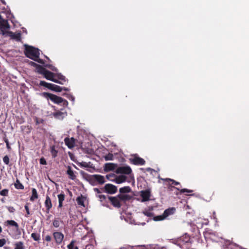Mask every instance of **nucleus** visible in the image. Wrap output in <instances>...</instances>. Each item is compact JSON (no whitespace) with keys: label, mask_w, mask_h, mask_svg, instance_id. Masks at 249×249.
Listing matches in <instances>:
<instances>
[{"label":"nucleus","mask_w":249,"mask_h":249,"mask_svg":"<svg viewBox=\"0 0 249 249\" xmlns=\"http://www.w3.org/2000/svg\"><path fill=\"white\" fill-rule=\"evenodd\" d=\"M24 46V53L27 57L40 64H44V61L39 58L40 53L38 49L27 45H25Z\"/></svg>","instance_id":"nucleus-1"},{"label":"nucleus","mask_w":249,"mask_h":249,"mask_svg":"<svg viewBox=\"0 0 249 249\" xmlns=\"http://www.w3.org/2000/svg\"><path fill=\"white\" fill-rule=\"evenodd\" d=\"M41 95L47 100L50 99L54 104H60L62 103L63 107H67L68 105V102L66 100L55 94L44 92L41 93Z\"/></svg>","instance_id":"nucleus-2"},{"label":"nucleus","mask_w":249,"mask_h":249,"mask_svg":"<svg viewBox=\"0 0 249 249\" xmlns=\"http://www.w3.org/2000/svg\"><path fill=\"white\" fill-rule=\"evenodd\" d=\"M102 190L104 192L108 194H114L117 192V187L110 183L106 184L103 187H102Z\"/></svg>","instance_id":"nucleus-3"},{"label":"nucleus","mask_w":249,"mask_h":249,"mask_svg":"<svg viewBox=\"0 0 249 249\" xmlns=\"http://www.w3.org/2000/svg\"><path fill=\"white\" fill-rule=\"evenodd\" d=\"M43 75H44V77L47 80H51L59 84L63 85V82L60 81L58 80H57L56 78H54V74L50 71L46 70Z\"/></svg>","instance_id":"nucleus-4"},{"label":"nucleus","mask_w":249,"mask_h":249,"mask_svg":"<svg viewBox=\"0 0 249 249\" xmlns=\"http://www.w3.org/2000/svg\"><path fill=\"white\" fill-rule=\"evenodd\" d=\"M129 160L131 163L136 165H143L145 163V160L137 155H134L133 158H131Z\"/></svg>","instance_id":"nucleus-5"},{"label":"nucleus","mask_w":249,"mask_h":249,"mask_svg":"<svg viewBox=\"0 0 249 249\" xmlns=\"http://www.w3.org/2000/svg\"><path fill=\"white\" fill-rule=\"evenodd\" d=\"M108 200L115 208H120L122 206V203L120 201L117 196H108Z\"/></svg>","instance_id":"nucleus-6"},{"label":"nucleus","mask_w":249,"mask_h":249,"mask_svg":"<svg viewBox=\"0 0 249 249\" xmlns=\"http://www.w3.org/2000/svg\"><path fill=\"white\" fill-rule=\"evenodd\" d=\"M53 235L56 244L57 245H60L64 239V234L61 232L55 231L53 233Z\"/></svg>","instance_id":"nucleus-7"},{"label":"nucleus","mask_w":249,"mask_h":249,"mask_svg":"<svg viewBox=\"0 0 249 249\" xmlns=\"http://www.w3.org/2000/svg\"><path fill=\"white\" fill-rule=\"evenodd\" d=\"M131 168L129 166H121L116 170V173L129 175L132 173Z\"/></svg>","instance_id":"nucleus-8"},{"label":"nucleus","mask_w":249,"mask_h":249,"mask_svg":"<svg viewBox=\"0 0 249 249\" xmlns=\"http://www.w3.org/2000/svg\"><path fill=\"white\" fill-rule=\"evenodd\" d=\"M109 196L105 195H99L97 196V198L102 203L103 206L108 207V196Z\"/></svg>","instance_id":"nucleus-9"},{"label":"nucleus","mask_w":249,"mask_h":249,"mask_svg":"<svg viewBox=\"0 0 249 249\" xmlns=\"http://www.w3.org/2000/svg\"><path fill=\"white\" fill-rule=\"evenodd\" d=\"M65 144L69 148L71 149L75 146V139L73 137L71 138H66L64 139Z\"/></svg>","instance_id":"nucleus-10"},{"label":"nucleus","mask_w":249,"mask_h":249,"mask_svg":"<svg viewBox=\"0 0 249 249\" xmlns=\"http://www.w3.org/2000/svg\"><path fill=\"white\" fill-rule=\"evenodd\" d=\"M141 196L142 198V202L148 201L150 197V192L148 190L142 191L141 192Z\"/></svg>","instance_id":"nucleus-11"},{"label":"nucleus","mask_w":249,"mask_h":249,"mask_svg":"<svg viewBox=\"0 0 249 249\" xmlns=\"http://www.w3.org/2000/svg\"><path fill=\"white\" fill-rule=\"evenodd\" d=\"M9 27L10 25L7 21L3 20V22L0 24V33L4 35Z\"/></svg>","instance_id":"nucleus-12"},{"label":"nucleus","mask_w":249,"mask_h":249,"mask_svg":"<svg viewBox=\"0 0 249 249\" xmlns=\"http://www.w3.org/2000/svg\"><path fill=\"white\" fill-rule=\"evenodd\" d=\"M117 196L119 199L120 201L122 203L123 202L125 203L126 201L130 200L132 196L129 195L120 194H118Z\"/></svg>","instance_id":"nucleus-13"},{"label":"nucleus","mask_w":249,"mask_h":249,"mask_svg":"<svg viewBox=\"0 0 249 249\" xmlns=\"http://www.w3.org/2000/svg\"><path fill=\"white\" fill-rule=\"evenodd\" d=\"M93 178L98 184L102 185L105 182V179L103 176L101 175H93Z\"/></svg>","instance_id":"nucleus-14"},{"label":"nucleus","mask_w":249,"mask_h":249,"mask_svg":"<svg viewBox=\"0 0 249 249\" xmlns=\"http://www.w3.org/2000/svg\"><path fill=\"white\" fill-rule=\"evenodd\" d=\"M45 206L46 208V212L48 213L50 209L52 207L51 199L48 196H46V200L45 201Z\"/></svg>","instance_id":"nucleus-15"},{"label":"nucleus","mask_w":249,"mask_h":249,"mask_svg":"<svg viewBox=\"0 0 249 249\" xmlns=\"http://www.w3.org/2000/svg\"><path fill=\"white\" fill-rule=\"evenodd\" d=\"M175 188V189H177L178 190H179L180 191V194H183V193H192L193 192V190H189V189H180L179 188H178V187H175L173 186H172L171 185L169 184L168 187V189L169 190V191H173V189Z\"/></svg>","instance_id":"nucleus-16"},{"label":"nucleus","mask_w":249,"mask_h":249,"mask_svg":"<svg viewBox=\"0 0 249 249\" xmlns=\"http://www.w3.org/2000/svg\"><path fill=\"white\" fill-rule=\"evenodd\" d=\"M67 169V174L69 176V178L71 180L75 179L76 177L72 170L71 167L70 166H68Z\"/></svg>","instance_id":"nucleus-17"},{"label":"nucleus","mask_w":249,"mask_h":249,"mask_svg":"<svg viewBox=\"0 0 249 249\" xmlns=\"http://www.w3.org/2000/svg\"><path fill=\"white\" fill-rule=\"evenodd\" d=\"M66 114V113H64V112H63L58 110L55 112H53V115L54 117V118L56 119H62L65 117Z\"/></svg>","instance_id":"nucleus-18"},{"label":"nucleus","mask_w":249,"mask_h":249,"mask_svg":"<svg viewBox=\"0 0 249 249\" xmlns=\"http://www.w3.org/2000/svg\"><path fill=\"white\" fill-rule=\"evenodd\" d=\"M116 167V165L113 163H107L105 165V170L110 171L114 170Z\"/></svg>","instance_id":"nucleus-19"},{"label":"nucleus","mask_w":249,"mask_h":249,"mask_svg":"<svg viewBox=\"0 0 249 249\" xmlns=\"http://www.w3.org/2000/svg\"><path fill=\"white\" fill-rule=\"evenodd\" d=\"M57 197H58V202H59L58 208H61L63 206V202L65 199V195L64 194V193L62 192L61 194H59L57 196Z\"/></svg>","instance_id":"nucleus-20"},{"label":"nucleus","mask_w":249,"mask_h":249,"mask_svg":"<svg viewBox=\"0 0 249 249\" xmlns=\"http://www.w3.org/2000/svg\"><path fill=\"white\" fill-rule=\"evenodd\" d=\"M5 223L8 225L15 227L17 231H19L18 224L15 221L13 220H7Z\"/></svg>","instance_id":"nucleus-21"},{"label":"nucleus","mask_w":249,"mask_h":249,"mask_svg":"<svg viewBox=\"0 0 249 249\" xmlns=\"http://www.w3.org/2000/svg\"><path fill=\"white\" fill-rule=\"evenodd\" d=\"M38 195L36 190L35 188H32V196L30 198V200L31 201H34L35 199H37Z\"/></svg>","instance_id":"nucleus-22"},{"label":"nucleus","mask_w":249,"mask_h":249,"mask_svg":"<svg viewBox=\"0 0 249 249\" xmlns=\"http://www.w3.org/2000/svg\"><path fill=\"white\" fill-rule=\"evenodd\" d=\"M176 211V209L175 208H169L165 210L163 213L164 215V217H167L169 215L173 214Z\"/></svg>","instance_id":"nucleus-23"},{"label":"nucleus","mask_w":249,"mask_h":249,"mask_svg":"<svg viewBox=\"0 0 249 249\" xmlns=\"http://www.w3.org/2000/svg\"><path fill=\"white\" fill-rule=\"evenodd\" d=\"M68 249H79L78 247L76 245V241L72 240L69 244L67 245Z\"/></svg>","instance_id":"nucleus-24"},{"label":"nucleus","mask_w":249,"mask_h":249,"mask_svg":"<svg viewBox=\"0 0 249 249\" xmlns=\"http://www.w3.org/2000/svg\"><path fill=\"white\" fill-rule=\"evenodd\" d=\"M50 89L55 92H60L62 91V88L59 86L52 84Z\"/></svg>","instance_id":"nucleus-25"},{"label":"nucleus","mask_w":249,"mask_h":249,"mask_svg":"<svg viewBox=\"0 0 249 249\" xmlns=\"http://www.w3.org/2000/svg\"><path fill=\"white\" fill-rule=\"evenodd\" d=\"M131 189L129 186H124V187L120 188L119 192L121 194L128 193L130 192Z\"/></svg>","instance_id":"nucleus-26"},{"label":"nucleus","mask_w":249,"mask_h":249,"mask_svg":"<svg viewBox=\"0 0 249 249\" xmlns=\"http://www.w3.org/2000/svg\"><path fill=\"white\" fill-rule=\"evenodd\" d=\"M60 223H63V221L60 220L59 218H55L53 221V225L55 228H58L60 226Z\"/></svg>","instance_id":"nucleus-27"},{"label":"nucleus","mask_w":249,"mask_h":249,"mask_svg":"<svg viewBox=\"0 0 249 249\" xmlns=\"http://www.w3.org/2000/svg\"><path fill=\"white\" fill-rule=\"evenodd\" d=\"M31 237L35 241L39 242L40 240V235L37 232H33L31 234Z\"/></svg>","instance_id":"nucleus-28"},{"label":"nucleus","mask_w":249,"mask_h":249,"mask_svg":"<svg viewBox=\"0 0 249 249\" xmlns=\"http://www.w3.org/2000/svg\"><path fill=\"white\" fill-rule=\"evenodd\" d=\"M36 71L38 73L43 74L46 69L40 65H38L36 68Z\"/></svg>","instance_id":"nucleus-29"},{"label":"nucleus","mask_w":249,"mask_h":249,"mask_svg":"<svg viewBox=\"0 0 249 249\" xmlns=\"http://www.w3.org/2000/svg\"><path fill=\"white\" fill-rule=\"evenodd\" d=\"M15 188L17 189L23 190L24 188L23 185L20 182V181L17 179L14 184Z\"/></svg>","instance_id":"nucleus-30"},{"label":"nucleus","mask_w":249,"mask_h":249,"mask_svg":"<svg viewBox=\"0 0 249 249\" xmlns=\"http://www.w3.org/2000/svg\"><path fill=\"white\" fill-rule=\"evenodd\" d=\"M84 201L85 198L82 195L76 198V201L79 205L84 206Z\"/></svg>","instance_id":"nucleus-31"},{"label":"nucleus","mask_w":249,"mask_h":249,"mask_svg":"<svg viewBox=\"0 0 249 249\" xmlns=\"http://www.w3.org/2000/svg\"><path fill=\"white\" fill-rule=\"evenodd\" d=\"M51 153L53 158H55L57 157L58 151L55 149V145H53L51 147Z\"/></svg>","instance_id":"nucleus-32"},{"label":"nucleus","mask_w":249,"mask_h":249,"mask_svg":"<svg viewBox=\"0 0 249 249\" xmlns=\"http://www.w3.org/2000/svg\"><path fill=\"white\" fill-rule=\"evenodd\" d=\"M126 177L124 176H119L116 179V182L118 184L121 183L126 180Z\"/></svg>","instance_id":"nucleus-33"},{"label":"nucleus","mask_w":249,"mask_h":249,"mask_svg":"<svg viewBox=\"0 0 249 249\" xmlns=\"http://www.w3.org/2000/svg\"><path fill=\"white\" fill-rule=\"evenodd\" d=\"M52 83H47L44 81H40L39 86L44 87L50 89Z\"/></svg>","instance_id":"nucleus-34"},{"label":"nucleus","mask_w":249,"mask_h":249,"mask_svg":"<svg viewBox=\"0 0 249 249\" xmlns=\"http://www.w3.org/2000/svg\"><path fill=\"white\" fill-rule=\"evenodd\" d=\"M24 246L23 243L22 242H18L15 244V249H24Z\"/></svg>","instance_id":"nucleus-35"},{"label":"nucleus","mask_w":249,"mask_h":249,"mask_svg":"<svg viewBox=\"0 0 249 249\" xmlns=\"http://www.w3.org/2000/svg\"><path fill=\"white\" fill-rule=\"evenodd\" d=\"M163 180L164 181H167V182H171L172 184H174L175 185H180V183L179 182H177V181H176V180H174L173 179H171V178H166L163 179Z\"/></svg>","instance_id":"nucleus-36"},{"label":"nucleus","mask_w":249,"mask_h":249,"mask_svg":"<svg viewBox=\"0 0 249 249\" xmlns=\"http://www.w3.org/2000/svg\"><path fill=\"white\" fill-rule=\"evenodd\" d=\"M57 77L58 79H56L63 82V84H64L65 82L67 81L66 77L61 74H58L57 75Z\"/></svg>","instance_id":"nucleus-37"},{"label":"nucleus","mask_w":249,"mask_h":249,"mask_svg":"<svg viewBox=\"0 0 249 249\" xmlns=\"http://www.w3.org/2000/svg\"><path fill=\"white\" fill-rule=\"evenodd\" d=\"M11 37L15 39L17 41H20L21 38V34L20 33H18L17 34H14L11 36Z\"/></svg>","instance_id":"nucleus-38"},{"label":"nucleus","mask_w":249,"mask_h":249,"mask_svg":"<svg viewBox=\"0 0 249 249\" xmlns=\"http://www.w3.org/2000/svg\"><path fill=\"white\" fill-rule=\"evenodd\" d=\"M106 160H113V155L111 153H108L104 157Z\"/></svg>","instance_id":"nucleus-39"},{"label":"nucleus","mask_w":249,"mask_h":249,"mask_svg":"<svg viewBox=\"0 0 249 249\" xmlns=\"http://www.w3.org/2000/svg\"><path fill=\"white\" fill-rule=\"evenodd\" d=\"M30 203H26L25 204L24 208L26 210V214H25V216L28 217L29 215L30 214V212L29 210V205Z\"/></svg>","instance_id":"nucleus-40"},{"label":"nucleus","mask_w":249,"mask_h":249,"mask_svg":"<svg viewBox=\"0 0 249 249\" xmlns=\"http://www.w3.org/2000/svg\"><path fill=\"white\" fill-rule=\"evenodd\" d=\"M93 190H94V192L96 193V197H97L98 195H102V193L104 192V191H103V190H102V188H101L100 189L94 188H93Z\"/></svg>","instance_id":"nucleus-41"},{"label":"nucleus","mask_w":249,"mask_h":249,"mask_svg":"<svg viewBox=\"0 0 249 249\" xmlns=\"http://www.w3.org/2000/svg\"><path fill=\"white\" fill-rule=\"evenodd\" d=\"M8 189H4L0 191V195L1 196H7L8 195Z\"/></svg>","instance_id":"nucleus-42"},{"label":"nucleus","mask_w":249,"mask_h":249,"mask_svg":"<svg viewBox=\"0 0 249 249\" xmlns=\"http://www.w3.org/2000/svg\"><path fill=\"white\" fill-rule=\"evenodd\" d=\"M89 163H87L86 162H85V161H82L81 162H80L78 163V165L80 166V167H86V168H89Z\"/></svg>","instance_id":"nucleus-43"},{"label":"nucleus","mask_w":249,"mask_h":249,"mask_svg":"<svg viewBox=\"0 0 249 249\" xmlns=\"http://www.w3.org/2000/svg\"><path fill=\"white\" fill-rule=\"evenodd\" d=\"M166 217H164V215L163 213L162 215H158L154 217V219L155 221H160L165 219Z\"/></svg>","instance_id":"nucleus-44"},{"label":"nucleus","mask_w":249,"mask_h":249,"mask_svg":"<svg viewBox=\"0 0 249 249\" xmlns=\"http://www.w3.org/2000/svg\"><path fill=\"white\" fill-rule=\"evenodd\" d=\"M3 141L6 143L7 148L8 150H10L11 148V146H10L8 139L6 137H4L3 138Z\"/></svg>","instance_id":"nucleus-45"},{"label":"nucleus","mask_w":249,"mask_h":249,"mask_svg":"<svg viewBox=\"0 0 249 249\" xmlns=\"http://www.w3.org/2000/svg\"><path fill=\"white\" fill-rule=\"evenodd\" d=\"M90 183L92 185H97V183L93 178V175L91 176L90 178Z\"/></svg>","instance_id":"nucleus-46"},{"label":"nucleus","mask_w":249,"mask_h":249,"mask_svg":"<svg viewBox=\"0 0 249 249\" xmlns=\"http://www.w3.org/2000/svg\"><path fill=\"white\" fill-rule=\"evenodd\" d=\"M4 163L7 165L9 163V158L8 156L6 155L3 158Z\"/></svg>","instance_id":"nucleus-47"},{"label":"nucleus","mask_w":249,"mask_h":249,"mask_svg":"<svg viewBox=\"0 0 249 249\" xmlns=\"http://www.w3.org/2000/svg\"><path fill=\"white\" fill-rule=\"evenodd\" d=\"M39 163L40 164L42 165H46L47 164V161L44 158L42 157L39 160Z\"/></svg>","instance_id":"nucleus-48"},{"label":"nucleus","mask_w":249,"mask_h":249,"mask_svg":"<svg viewBox=\"0 0 249 249\" xmlns=\"http://www.w3.org/2000/svg\"><path fill=\"white\" fill-rule=\"evenodd\" d=\"M6 243V241L4 238L0 239V247H3Z\"/></svg>","instance_id":"nucleus-49"},{"label":"nucleus","mask_w":249,"mask_h":249,"mask_svg":"<svg viewBox=\"0 0 249 249\" xmlns=\"http://www.w3.org/2000/svg\"><path fill=\"white\" fill-rule=\"evenodd\" d=\"M7 209L8 211L11 213H13L15 211V209L12 206L7 207Z\"/></svg>","instance_id":"nucleus-50"},{"label":"nucleus","mask_w":249,"mask_h":249,"mask_svg":"<svg viewBox=\"0 0 249 249\" xmlns=\"http://www.w3.org/2000/svg\"><path fill=\"white\" fill-rule=\"evenodd\" d=\"M45 240L47 242H50L52 240V237L49 235H47L45 237Z\"/></svg>","instance_id":"nucleus-51"},{"label":"nucleus","mask_w":249,"mask_h":249,"mask_svg":"<svg viewBox=\"0 0 249 249\" xmlns=\"http://www.w3.org/2000/svg\"><path fill=\"white\" fill-rule=\"evenodd\" d=\"M45 67L50 69L51 70H53V71H54L55 70V68H54V67L51 65H46L45 66Z\"/></svg>","instance_id":"nucleus-52"},{"label":"nucleus","mask_w":249,"mask_h":249,"mask_svg":"<svg viewBox=\"0 0 249 249\" xmlns=\"http://www.w3.org/2000/svg\"><path fill=\"white\" fill-rule=\"evenodd\" d=\"M29 64L32 66H33L35 68L36 67V66L38 65V64H37L35 62H33V61H30Z\"/></svg>","instance_id":"nucleus-53"},{"label":"nucleus","mask_w":249,"mask_h":249,"mask_svg":"<svg viewBox=\"0 0 249 249\" xmlns=\"http://www.w3.org/2000/svg\"><path fill=\"white\" fill-rule=\"evenodd\" d=\"M43 122V120H41L40 121L38 120V119L37 118H36V124H38L40 123H42Z\"/></svg>","instance_id":"nucleus-54"},{"label":"nucleus","mask_w":249,"mask_h":249,"mask_svg":"<svg viewBox=\"0 0 249 249\" xmlns=\"http://www.w3.org/2000/svg\"><path fill=\"white\" fill-rule=\"evenodd\" d=\"M68 97L69 98V99L71 100L72 101L74 100V97L71 95H69V96H68Z\"/></svg>","instance_id":"nucleus-55"},{"label":"nucleus","mask_w":249,"mask_h":249,"mask_svg":"<svg viewBox=\"0 0 249 249\" xmlns=\"http://www.w3.org/2000/svg\"><path fill=\"white\" fill-rule=\"evenodd\" d=\"M145 214L148 216H151L152 215V213L150 212H146L144 213Z\"/></svg>","instance_id":"nucleus-56"},{"label":"nucleus","mask_w":249,"mask_h":249,"mask_svg":"<svg viewBox=\"0 0 249 249\" xmlns=\"http://www.w3.org/2000/svg\"><path fill=\"white\" fill-rule=\"evenodd\" d=\"M62 90H65V91H69V89L67 88H66V87H62Z\"/></svg>","instance_id":"nucleus-57"},{"label":"nucleus","mask_w":249,"mask_h":249,"mask_svg":"<svg viewBox=\"0 0 249 249\" xmlns=\"http://www.w3.org/2000/svg\"><path fill=\"white\" fill-rule=\"evenodd\" d=\"M69 195H72V193L71 191H69Z\"/></svg>","instance_id":"nucleus-58"},{"label":"nucleus","mask_w":249,"mask_h":249,"mask_svg":"<svg viewBox=\"0 0 249 249\" xmlns=\"http://www.w3.org/2000/svg\"><path fill=\"white\" fill-rule=\"evenodd\" d=\"M152 170V169H151L150 168H148L147 169V171H149V170Z\"/></svg>","instance_id":"nucleus-59"},{"label":"nucleus","mask_w":249,"mask_h":249,"mask_svg":"<svg viewBox=\"0 0 249 249\" xmlns=\"http://www.w3.org/2000/svg\"><path fill=\"white\" fill-rule=\"evenodd\" d=\"M1 1L3 4H5V2L4 0H1Z\"/></svg>","instance_id":"nucleus-60"},{"label":"nucleus","mask_w":249,"mask_h":249,"mask_svg":"<svg viewBox=\"0 0 249 249\" xmlns=\"http://www.w3.org/2000/svg\"><path fill=\"white\" fill-rule=\"evenodd\" d=\"M106 177H107V178H109V177H108V175H107V176H106Z\"/></svg>","instance_id":"nucleus-61"},{"label":"nucleus","mask_w":249,"mask_h":249,"mask_svg":"<svg viewBox=\"0 0 249 249\" xmlns=\"http://www.w3.org/2000/svg\"><path fill=\"white\" fill-rule=\"evenodd\" d=\"M2 19V17L1 16V15H0V19Z\"/></svg>","instance_id":"nucleus-62"},{"label":"nucleus","mask_w":249,"mask_h":249,"mask_svg":"<svg viewBox=\"0 0 249 249\" xmlns=\"http://www.w3.org/2000/svg\"><path fill=\"white\" fill-rule=\"evenodd\" d=\"M1 201H4V199L2 198V199H1Z\"/></svg>","instance_id":"nucleus-63"}]
</instances>
